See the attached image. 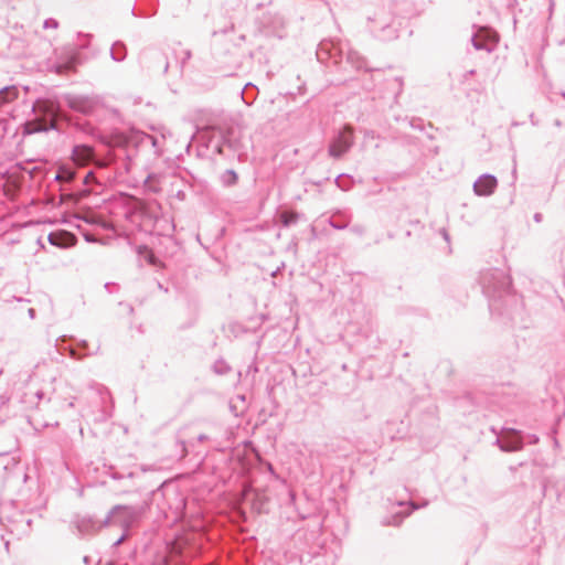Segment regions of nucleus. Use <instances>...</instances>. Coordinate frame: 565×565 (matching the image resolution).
Listing matches in <instances>:
<instances>
[{
    "mask_svg": "<svg viewBox=\"0 0 565 565\" xmlns=\"http://www.w3.org/2000/svg\"><path fill=\"white\" fill-rule=\"evenodd\" d=\"M145 510L146 505H114L104 519V525H117L122 531L130 532L141 520Z\"/></svg>",
    "mask_w": 565,
    "mask_h": 565,
    "instance_id": "1",
    "label": "nucleus"
},
{
    "mask_svg": "<svg viewBox=\"0 0 565 565\" xmlns=\"http://www.w3.org/2000/svg\"><path fill=\"white\" fill-rule=\"evenodd\" d=\"M479 282L488 298H501L511 286L510 277L504 270L498 268L482 270Z\"/></svg>",
    "mask_w": 565,
    "mask_h": 565,
    "instance_id": "2",
    "label": "nucleus"
},
{
    "mask_svg": "<svg viewBox=\"0 0 565 565\" xmlns=\"http://www.w3.org/2000/svg\"><path fill=\"white\" fill-rule=\"evenodd\" d=\"M32 111L35 117L33 120H29L25 125V129L29 134L47 131L54 128L56 108L52 103L38 99L32 106Z\"/></svg>",
    "mask_w": 565,
    "mask_h": 565,
    "instance_id": "3",
    "label": "nucleus"
},
{
    "mask_svg": "<svg viewBox=\"0 0 565 565\" xmlns=\"http://www.w3.org/2000/svg\"><path fill=\"white\" fill-rule=\"evenodd\" d=\"M353 128L350 125H345L331 140L329 145V156L339 159L345 152H348L353 146Z\"/></svg>",
    "mask_w": 565,
    "mask_h": 565,
    "instance_id": "4",
    "label": "nucleus"
},
{
    "mask_svg": "<svg viewBox=\"0 0 565 565\" xmlns=\"http://www.w3.org/2000/svg\"><path fill=\"white\" fill-rule=\"evenodd\" d=\"M344 54V46L332 40L321 41L317 49V58L321 63L332 60L334 64H338L342 61Z\"/></svg>",
    "mask_w": 565,
    "mask_h": 565,
    "instance_id": "5",
    "label": "nucleus"
},
{
    "mask_svg": "<svg viewBox=\"0 0 565 565\" xmlns=\"http://www.w3.org/2000/svg\"><path fill=\"white\" fill-rule=\"evenodd\" d=\"M72 160L77 166H87L95 162L98 167H104L100 160L96 159L95 150L88 145H75L72 150Z\"/></svg>",
    "mask_w": 565,
    "mask_h": 565,
    "instance_id": "6",
    "label": "nucleus"
},
{
    "mask_svg": "<svg viewBox=\"0 0 565 565\" xmlns=\"http://www.w3.org/2000/svg\"><path fill=\"white\" fill-rule=\"evenodd\" d=\"M78 533L82 535L95 534L108 525H104V520L98 521L92 515H76L73 521Z\"/></svg>",
    "mask_w": 565,
    "mask_h": 565,
    "instance_id": "7",
    "label": "nucleus"
},
{
    "mask_svg": "<svg viewBox=\"0 0 565 565\" xmlns=\"http://www.w3.org/2000/svg\"><path fill=\"white\" fill-rule=\"evenodd\" d=\"M495 443L499 445L501 450L508 452L518 451L523 448L522 436L520 435V431L514 429H508L502 437L497 438Z\"/></svg>",
    "mask_w": 565,
    "mask_h": 565,
    "instance_id": "8",
    "label": "nucleus"
},
{
    "mask_svg": "<svg viewBox=\"0 0 565 565\" xmlns=\"http://www.w3.org/2000/svg\"><path fill=\"white\" fill-rule=\"evenodd\" d=\"M65 102L70 108L83 114L92 113L96 105L94 98L84 95H66Z\"/></svg>",
    "mask_w": 565,
    "mask_h": 565,
    "instance_id": "9",
    "label": "nucleus"
},
{
    "mask_svg": "<svg viewBox=\"0 0 565 565\" xmlns=\"http://www.w3.org/2000/svg\"><path fill=\"white\" fill-rule=\"evenodd\" d=\"M498 186V180L494 175L484 173L473 183V192L479 196L491 195Z\"/></svg>",
    "mask_w": 565,
    "mask_h": 565,
    "instance_id": "10",
    "label": "nucleus"
},
{
    "mask_svg": "<svg viewBox=\"0 0 565 565\" xmlns=\"http://www.w3.org/2000/svg\"><path fill=\"white\" fill-rule=\"evenodd\" d=\"M47 241L51 245L60 248H68L76 244V236L65 230H58L52 232L47 236Z\"/></svg>",
    "mask_w": 565,
    "mask_h": 565,
    "instance_id": "11",
    "label": "nucleus"
},
{
    "mask_svg": "<svg viewBox=\"0 0 565 565\" xmlns=\"http://www.w3.org/2000/svg\"><path fill=\"white\" fill-rule=\"evenodd\" d=\"M386 89L392 93L394 100L396 102L398 96L403 92V77L398 75L390 76L385 78Z\"/></svg>",
    "mask_w": 565,
    "mask_h": 565,
    "instance_id": "12",
    "label": "nucleus"
},
{
    "mask_svg": "<svg viewBox=\"0 0 565 565\" xmlns=\"http://www.w3.org/2000/svg\"><path fill=\"white\" fill-rule=\"evenodd\" d=\"M483 32L484 30L480 29L479 33L473 34L471 36V43L473 47L478 51L484 50L491 52L493 46L490 44L489 40L486 36H483Z\"/></svg>",
    "mask_w": 565,
    "mask_h": 565,
    "instance_id": "13",
    "label": "nucleus"
},
{
    "mask_svg": "<svg viewBox=\"0 0 565 565\" xmlns=\"http://www.w3.org/2000/svg\"><path fill=\"white\" fill-rule=\"evenodd\" d=\"M127 56L126 44L121 41H116L110 49V57L116 62H121Z\"/></svg>",
    "mask_w": 565,
    "mask_h": 565,
    "instance_id": "14",
    "label": "nucleus"
},
{
    "mask_svg": "<svg viewBox=\"0 0 565 565\" xmlns=\"http://www.w3.org/2000/svg\"><path fill=\"white\" fill-rule=\"evenodd\" d=\"M345 58H347V62L350 63L352 65V67H354L356 70H361V68L365 67L366 63H365L364 57L361 56L359 54V52H356V51L348 49L345 52Z\"/></svg>",
    "mask_w": 565,
    "mask_h": 565,
    "instance_id": "15",
    "label": "nucleus"
},
{
    "mask_svg": "<svg viewBox=\"0 0 565 565\" xmlns=\"http://www.w3.org/2000/svg\"><path fill=\"white\" fill-rule=\"evenodd\" d=\"M134 140L136 143L143 148H157V138L152 135L145 134V132H137L134 136Z\"/></svg>",
    "mask_w": 565,
    "mask_h": 565,
    "instance_id": "16",
    "label": "nucleus"
},
{
    "mask_svg": "<svg viewBox=\"0 0 565 565\" xmlns=\"http://www.w3.org/2000/svg\"><path fill=\"white\" fill-rule=\"evenodd\" d=\"M55 179L63 184L72 183L76 179V171L68 167H61Z\"/></svg>",
    "mask_w": 565,
    "mask_h": 565,
    "instance_id": "17",
    "label": "nucleus"
},
{
    "mask_svg": "<svg viewBox=\"0 0 565 565\" xmlns=\"http://www.w3.org/2000/svg\"><path fill=\"white\" fill-rule=\"evenodd\" d=\"M350 222V218L342 212H338L333 214L330 220L329 224L335 228V230H344L348 227Z\"/></svg>",
    "mask_w": 565,
    "mask_h": 565,
    "instance_id": "18",
    "label": "nucleus"
},
{
    "mask_svg": "<svg viewBox=\"0 0 565 565\" xmlns=\"http://www.w3.org/2000/svg\"><path fill=\"white\" fill-rule=\"evenodd\" d=\"M18 97V88L15 86H7L0 89V107L10 103Z\"/></svg>",
    "mask_w": 565,
    "mask_h": 565,
    "instance_id": "19",
    "label": "nucleus"
},
{
    "mask_svg": "<svg viewBox=\"0 0 565 565\" xmlns=\"http://www.w3.org/2000/svg\"><path fill=\"white\" fill-rule=\"evenodd\" d=\"M299 218V215L295 211H284L279 214V221L282 226L289 227L292 224H296Z\"/></svg>",
    "mask_w": 565,
    "mask_h": 565,
    "instance_id": "20",
    "label": "nucleus"
},
{
    "mask_svg": "<svg viewBox=\"0 0 565 565\" xmlns=\"http://www.w3.org/2000/svg\"><path fill=\"white\" fill-rule=\"evenodd\" d=\"M238 175L233 169L225 170L221 174V182L225 186H232L237 183Z\"/></svg>",
    "mask_w": 565,
    "mask_h": 565,
    "instance_id": "21",
    "label": "nucleus"
},
{
    "mask_svg": "<svg viewBox=\"0 0 565 565\" xmlns=\"http://www.w3.org/2000/svg\"><path fill=\"white\" fill-rule=\"evenodd\" d=\"M408 504H409V505H411V508H412L409 511H407L406 513H396V514L392 518V521L387 522L386 524H388V525H395V526H398V525L402 523V521H403L406 516H408V515L411 514V512H412V511L417 510V509H419V508H420L419 505H417V504H416V503H414L413 501H411Z\"/></svg>",
    "mask_w": 565,
    "mask_h": 565,
    "instance_id": "22",
    "label": "nucleus"
},
{
    "mask_svg": "<svg viewBox=\"0 0 565 565\" xmlns=\"http://www.w3.org/2000/svg\"><path fill=\"white\" fill-rule=\"evenodd\" d=\"M338 188H340L343 191H348L353 185V179L348 174H340L334 180Z\"/></svg>",
    "mask_w": 565,
    "mask_h": 565,
    "instance_id": "23",
    "label": "nucleus"
},
{
    "mask_svg": "<svg viewBox=\"0 0 565 565\" xmlns=\"http://www.w3.org/2000/svg\"><path fill=\"white\" fill-rule=\"evenodd\" d=\"M138 254L139 255H143L145 254V258L146 260L150 264V265H153L156 266L158 264V258L156 257V255L153 254V252L151 249H149L147 246H139L138 247Z\"/></svg>",
    "mask_w": 565,
    "mask_h": 565,
    "instance_id": "24",
    "label": "nucleus"
},
{
    "mask_svg": "<svg viewBox=\"0 0 565 565\" xmlns=\"http://www.w3.org/2000/svg\"><path fill=\"white\" fill-rule=\"evenodd\" d=\"M213 371L218 375H224L231 371V367L224 360H217L213 364Z\"/></svg>",
    "mask_w": 565,
    "mask_h": 565,
    "instance_id": "25",
    "label": "nucleus"
},
{
    "mask_svg": "<svg viewBox=\"0 0 565 565\" xmlns=\"http://www.w3.org/2000/svg\"><path fill=\"white\" fill-rule=\"evenodd\" d=\"M90 40H92V34L78 33L76 46L79 49H86V47H88Z\"/></svg>",
    "mask_w": 565,
    "mask_h": 565,
    "instance_id": "26",
    "label": "nucleus"
},
{
    "mask_svg": "<svg viewBox=\"0 0 565 565\" xmlns=\"http://www.w3.org/2000/svg\"><path fill=\"white\" fill-rule=\"evenodd\" d=\"M157 179V175L154 173L148 174V177L145 180V185L153 193H157L160 191V188L156 184H153V180Z\"/></svg>",
    "mask_w": 565,
    "mask_h": 565,
    "instance_id": "27",
    "label": "nucleus"
},
{
    "mask_svg": "<svg viewBox=\"0 0 565 565\" xmlns=\"http://www.w3.org/2000/svg\"><path fill=\"white\" fill-rule=\"evenodd\" d=\"M246 409V406H238L235 399L230 401V411L237 417L243 414Z\"/></svg>",
    "mask_w": 565,
    "mask_h": 565,
    "instance_id": "28",
    "label": "nucleus"
},
{
    "mask_svg": "<svg viewBox=\"0 0 565 565\" xmlns=\"http://www.w3.org/2000/svg\"><path fill=\"white\" fill-rule=\"evenodd\" d=\"M94 352H85L84 354L79 353L77 349L71 348L70 349V355L73 359L82 360L84 356L92 355Z\"/></svg>",
    "mask_w": 565,
    "mask_h": 565,
    "instance_id": "29",
    "label": "nucleus"
},
{
    "mask_svg": "<svg viewBox=\"0 0 565 565\" xmlns=\"http://www.w3.org/2000/svg\"><path fill=\"white\" fill-rule=\"evenodd\" d=\"M94 182H97L96 175H95V173L93 171H88L85 174V177L83 178L82 183L88 185V184L94 183Z\"/></svg>",
    "mask_w": 565,
    "mask_h": 565,
    "instance_id": "30",
    "label": "nucleus"
},
{
    "mask_svg": "<svg viewBox=\"0 0 565 565\" xmlns=\"http://www.w3.org/2000/svg\"><path fill=\"white\" fill-rule=\"evenodd\" d=\"M93 387H96L97 394L100 396L102 401H104L105 397L109 395L108 390L103 385L95 384Z\"/></svg>",
    "mask_w": 565,
    "mask_h": 565,
    "instance_id": "31",
    "label": "nucleus"
},
{
    "mask_svg": "<svg viewBox=\"0 0 565 565\" xmlns=\"http://www.w3.org/2000/svg\"><path fill=\"white\" fill-rule=\"evenodd\" d=\"M43 28L44 29H57L58 28V22H57V20H55L53 18H49V19H46L44 21Z\"/></svg>",
    "mask_w": 565,
    "mask_h": 565,
    "instance_id": "32",
    "label": "nucleus"
},
{
    "mask_svg": "<svg viewBox=\"0 0 565 565\" xmlns=\"http://www.w3.org/2000/svg\"><path fill=\"white\" fill-rule=\"evenodd\" d=\"M72 68H74V62L73 61L68 62L67 64H58L56 66V72L61 74V73H63L65 71L72 70Z\"/></svg>",
    "mask_w": 565,
    "mask_h": 565,
    "instance_id": "33",
    "label": "nucleus"
},
{
    "mask_svg": "<svg viewBox=\"0 0 565 565\" xmlns=\"http://www.w3.org/2000/svg\"><path fill=\"white\" fill-rule=\"evenodd\" d=\"M130 535V532L122 531V534L119 536L117 541L114 542L113 546L118 547L120 544H122L124 541H126Z\"/></svg>",
    "mask_w": 565,
    "mask_h": 565,
    "instance_id": "34",
    "label": "nucleus"
},
{
    "mask_svg": "<svg viewBox=\"0 0 565 565\" xmlns=\"http://www.w3.org/2000/svg\"><path fill=\"white\" fill-rule=\"evenodd\" d=\"M350 231H351L352 233H354L355 235L361 236V235H363V234H364L365 228H364V226H362V225H359V224H358V225H353V226L350 228Z\"/></svg>",
    "mask_w": 565,
    "mask_h": 565,
    "instance_id": "35",
    "label": "nucleus"
},
{
    "mask_svg": "<svg viewBox=\"0 0 565 565\" xmlns=\"http://www.w3.org/2000/svg\"><path fill=\"white\" fill-rule=\"evenodd\" d=\"M178 445L181 448L180 458L182 459V458H184L188 455L186 446H185V443L183 440L178 441Z\"/></svg>",
    "mask_w": 565,
    "mask_h": 565,
    "instance_id": "36",
    "label": "nucleus"
},
{
    "mask_svg": "<svg viewBox=\"0 0 565 565\" xmlns=\"http://www.w3.org/2000/svg\"><path fill=\"white\" fill-rule=\"evenodd\" d=\"M83 236H84L86 242H89V243L96 242V238H95V236L93 234L84 233Z\"/></svg>",
    "mask_w": 565,
    "mask_h": 565,
    "instance_id": "37",
    "label": "nucleus"
},
{
    "mask_svg": "<svg viewBox=\"0 0 565 565\" xmlns=\"http://www.w3.org/2000/svg\"><path fill=\"white\" fill-rule=\"evenodd\" d=\"M234 399L237 403L239 402L242 404L241 406H246V404H245V396L244 395H237Z\"/></svg>",
    "mask_w": 565,
    "mask_h": 565,
    "instance_id": "38",
    "label": "nucleus"
},
{
    "mask_svg": "<svg viewBox=\"0 0 565 565\" xmlns=\"http://www.w3.org/2000/svg\"><path fill=\"white\" fill-rule=\"evenodd\" d=\"M539 441V437L535 436V435H530L529 436V443L530 444H536Z\"/></svg>",
    "mask_w": 565,
    "mask_h": 565,
    "instance_id": "39",
    "label": "nucleus"
},
{
    "mask_svg": "<svg viewBox=\"0 0 565 565\" xmlns=\"http://www.w3.org/2000/svg\"><path fill=\"white\" fill-rule=\"evenodd\" d=\"M78 347L82 349V350H87L88 349V343L83 340L78 343Z\"/></svg>",
    "mask_w": 565,
    "mask_h": 565,
    "instance_id": "40",
    "label": "nucleus"
},
{
    "mask_svg": "<svg viewBox=\"0 0 565 565\" xmlns=\"http://www.w3.org/2000/svg\"><path fill=\"white\" fill-rule=\"evenodd\" d=\"M207 439H209V437H207L206 435H204V434H201V435H199V436H198V440H199L200 443H203V441H205V440H207Z\"/></svg>",
    "mask_w": 565,
    "mask_h": 565,
    "instance_id": "41",
    "label": "nucleus"
},
{
    "mask_svg": "<svg viewBox=\"0 0 565 565\" xmlns=\"http://www.w3.org/2000/svg\"><path fill=\"white\" fill-rule=\"evenodd\" d=\"M534 221L537 222V223L541 222L542 221V214L541 213H535L534 214Z\"/></svg>",
    "mask_w": 565,
    "mask_h": 565,
    "instance_id": "42",
    "label": "nucleus"
},
{
    "mask_svg": "<svg viewBox=\"0 0 565 565\" xmlns=\"http://www.w3.org/2000/svg\"><path fill=\"white\" fill-rule=\"evenodd\" d=\"M191 57V52L190 51H185L184 52V58H183V62L184 63L186 60H189Z\"/></svg>",
    "mask_w": 565,
    "mask_h": 565,
    "instance_id": "43",
    "label": "nucleus"
},
{
    "mask_svg": "<svg viewBox=\"0 0 565 565\" xmlns=\"http://www.w3.org/2000/svg\"><path fill=\"white\" fill-rule=\"evenodd\" d=\"M98 218H99L98 216H92V217L88 220V222H89V223H98V222H99V220H98Z\"/></svg>",
    "mask_w": 565,
    "mask_h": 565,
    "instance_id": "44",
    "label": "nucleus"
},
{
    "mask_svg": "<svg viewBox=\"0 0 565 565\" xmlns=\"http://www.w3.org/2000/svg\"><path fill=\"white\" fill-rule=\"evenodd\" d=\"M29 315L31 318H34L35 310L33 308L29 309Z\"/></svg>",
    "mask_w": 565,
    "mask_h": 565,
    "instance_id": "45",
    "label": "nucleus"
},
{
    "mask_svg": "<svg viewBox=\"0 0 565 565\" xmlns=\"http://www.w3.org/2000/svg\"><path fill=\"white\" fill-rule=\"evenodd\" d=\"M553 8H554V1H553V0H551V1H550V13H552V12H553Z\"/></svg>",
    "mask_w": 565,
    "mask_h": 565,
    "instance_id": "46",
    "label": "nucleus"
},
{
    "mask_svg": "<svg viewBox=\"0 0 565 565\" xmlns=\"http://www.w3.org/2000/svg\"><path fill=\"white\" fill-rule=\"evenodd\" d=\"M36 396L41 399L43 397V392H38Z\"/></svg>",
    "mask_w": 565,
    "mask_h": 565,
    "instance_id": "47",
    "label": "nucleus"
},
{
    "mask_svg": "<svg viewBox=\"0 0 565 565\" xmlns=\"http://www.w3.org/2000/svg\"><path fill=\"white\" fill-rule=\"evenodd\" d=\"M443 233H444V237H445V239H448V234L446 233V231H445V230L443 231Z\"/></svg>",
    "mask_w": 565,
    "mask_h": 565,
    "instance_id": "48",
    "label": "nucleus"
},
{
    "mask_svg": "<svg viewBox=\"0 0 565 565\" xmlns=\"http://www.w3.org/2000/svg\"><path fill=\"white\" fill-rule=\"evenodd\" d=\"M290 499H291V501L295 500V493H292V492L290 493Z\"/></svg>",
    "mask_w": 565,
    "mask_h": 565,
    "instance_id": "49",
    "label": "nucleus"
},
{
    "mask_svg": "<svg viewBox=\"0 0 565 565\" xmlns=\"http://www.w3.org/2000/svg\"><path fill=\"white\" fill-rule=\"evenodd\" d=\"M100 223H102L103 227H107V224H106V222H104V221H100Z\"/></svg>",
    "mask_w": 565,
    "mask_h": 565,
    "instance_id": "50",
    "label": "nucleus"
},
{
    "mask_svg": "<svg viewBox=\"0 0 565 565\" xmlns=\"http://www.w3.org/2000/svg\"><path fill=\"white\" fill-rule=\"evenodd\" d=\"M555 125H556V126H561V121H559V120H556V121H555Z\"/></svg>",
    "mask_w": 565,
    "mask_h": 565,
    "instance_id": "51",
    "label": "nucleus"
},
{
    "mask_svg": "<svg viewBox=\"0 0 565 565\" xmlns=\"http://www.w3.org/2000/svg\"><path fill=\"white\" fill-rule=\"evenodd\" d=\"M89 191H84L83 195H88Z\"/></svg>",
    "mask_w": 565,
    "mask_h": 565,
    "instance_id": "52",
    "label": "nucleus"
},
{
    "mask_svg": "<svg viewBox=\"0 0 565 565\" xmlns=\"http://www.w3.org/2000/svg\"><path fill=\"white\" fill-rule=\"evenodd\" d=\"M563 98H565V92L562 93Z\"/></svg>",
    "mask_w": 565,
    "mask_h": 565,
    "instance_id": "53",
    "label": "nucleus"
}]
</instances>
